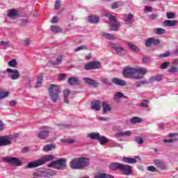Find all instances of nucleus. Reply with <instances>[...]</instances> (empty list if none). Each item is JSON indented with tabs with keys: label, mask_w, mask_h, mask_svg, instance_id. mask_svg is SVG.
<instances>
[{
	"label": "nucleus",
	"mask_w": 178,
	"mask_h": 178,
	"mask_svg": "<svg viewBox=\"0 0 178 178\" xmlns=\"http://www.w3.org/2000/svg\"><path fill=\"white\" fill-rule=\"evenodd\" d=\"M148 73V70L143 67H128L125 68L122 72L124 77L127 79H135V80H141L144 76Z\"/></svg>",
	"instance_id": "nucleus-1"
},
{
	"label": "nucleus",
	"mask_w": 178,
	"mask_h": 178,
	"mask_svg": "<svg viewBox=\"0 0 178 178\" xmlns=\"http://www.w3.org/2000/svg\"><path fill=\"white\" fill-rule=\"evenodd\" d=\"M90 163V159L87 157H77L71 160L70 167L74 170H81V169L88 168Z\"/></svg>",
	"instance_id": "nucleus-2"
},
{
	"label": "nucleus",
	"mask_w": 178,
	"mask_h": 178,
	"mask_svg": "<svg viewBox=\"0 0 178 178\" xmlns=\"http://www.w3.org/2000/svg\"><path fill=\"white\" fill-rule=\"evenodd\" d=\"M48 91L49 97H50L51 102H57L59 99V94H60L59 86L55 84H51Z\"/></svg>",
	"instance_id": "nucleus-3"
},
{
	"label": "nucleus",
	"mask_w": 178,
	"mask_h": 178,
	"mask_svg": "<svg viewBox=\"0 0 178 178\" xmlns=\"http://www.w3.org/2000/svg\"><path fill=\"white\" fill-rule=\"evenodd\" d=\"M66 162H67L66 159H58L49 163L48 168H54L57 170H65L67 168Z\"/></svg>",
	"instance_id": "nucleus-4"
},
{
	"label": "nucleus",
	"mask_w": 178,
	"mask_h": 178,
	"mask_svg": "<svg viewBox=\"0 0 178 178\" xmlns=\"http://www.w3.org/2000/svg\"><path fill=\"white\" fill-rule=\"evenodd\" d=\"M104 16H106V17H108L109 19V24H110V30H111V31H119V29H120V22L116 20V17L112 15L111 13H107L104 15Z\"/></svg>",
	"instance_id": "nucleus-5"
},
{
	"label": "nucleus",
	"mask_w": 178,
	"mask_h": 178,
	"mask_svg": "<svg viewBox=\"0 0 178 178\" xmlns=\"http://www.w3.org/2000/svg\"><path fill=\"white\" fill-rule=\"evenodd\" d=\"M17 136L14 135H6L0 136V147H6L7 145H12V140L16 138Z\"/></svg>",
	"instance_id": "nucleus-6"
},
{
	"label": "nucleus",
	"mask_w": 178,
	"mask_h": 178,
	"mask_svg": "<svg viewBox=\"0 0 178 178\" xmlns=\"http://www.w3.org/2000/svg\"><path fill=\"white\" fill-rule=\"evenodd\" d=\"M3 161L5 163H8V165H11V166H22V161L16 157H3Z\"/></svg>",
	"instance_id": "nucleus-7"
},
{
	"label": "nucleus",
	"mask_w": 178,
	"mask_h": 178,
	"mask_svg": "<svg viewBox=\"0 0 178 178\" xmlns=\"http://www.w3.org/2000/svg\"><path fill=\"white\" fill-rule=\"evenodd\" d=\"M6 72L8 73V76L10 79H11V80H17V79L20 78V73L17 70L7 68Z\"/></svg>",
	"instance_id": "nucleus-8"
},
{
	"label": "nucleus",
	"mask_w": 178,
	"mask_h": 178,
	"mask_svg": "<svg viewBox=\"0 0 178 178\" xmlns=\"http://www.w3.org/2000/svg\"><path fill=\"white\" fill-rule=\"evenodd\" d=\"M102 64L99 61H92L86 65H85L86 70H92L95 69H101Z\"/></svg>",
	"instance_id": "nucleus-9"
},
{
	"label": "nucleus",
	"mask_w": 178,
	"mask_h": 178,
	"mask_svg": "<svg viewBox=\"0 0 178 178\" xmlns=\"http://www.w3.org/2000/svg\"><path fill=\"white\" fill-rule=\"evenodd\" d=\"M109 47L111 48V49H114L118 55H126L127 51L124 47H118L116 46V44L115 43H111L109 44Z\"/></svg>",
	"instance_id": "nucleus-10"
},
{
	"label": "nucleus",
	"mask_w": 178,
	"mask_h": 178,
	"mask_svg": "<svg viewBox=\"0 0 178 178\" xmlns=\"http://www.w3.org/2000/svg\"><path fill=\"white\" fill-rule=\"evenodd\" d=\"M132 170L133 167L129 165L121 163L120 172H122V175H125V176H129V175H131Z\"/></svg>",
	"instance_id": "nucleus-11"
},
{
	"label": "nucleus",
	"mask_w": 178,
	"mask_h": 178,
	"mask_svg": "<svg viewBox=\"0 0 178 178\" xmlns=\"http://www.w3.org/2000/svg\"><path fill=\"white\" fill-rule=\"evenodd\" d=\"M47 130L40 131L37 135V138L40 140H47L49 137V132L51 131V128L47 127H45Z\"/></svg>",
	"instance_id": "nucleus-12"
},
{
	"label": "nucleus",
	"mask_w": 178,
	"mask_h": 178,
	"mask_svg": "<svg viewBox=\"0 0 178 178\" xmlns=\"http://www.w3.org/2000/svg\"><path fill=\"white\" fill-rule=\"evenodd\" d=\"M83 80L86 84H88L89 86H92L93 87H98V86H99L98 82L91 78L84 77L83 78Z\"/></svg>",
	"instance_id": "nucleus-13"
},
{
	"label": "nucleus",
	"mask_w": 178,
	"mask_h": 178,
	"mask_svg": "<svg viewBox=\"0 0 178 178\" xmlns=\"http://www.w3.org/2000/svg\"><path fill=\"white\" fill-rule=\"evenodd\" d=\"M41 161L40 159L32 161L26 165V169H33L34 168H38V166H42Z\"/></svg>",
	"instance_id": "nucleus-14"
},
{
	"label": "nucleus",
	"mask_w": 178,
	"mask_h": 178,
	"mask_svg": "<svg viewBox=\"0 0 178 178\" xmlns=\"http://www.w3.org/2000/svg\"><path fill=\"white\" fill-rule=\"evenodd\" d=\"M55 159V156L54 155H45L44 156H43V158L40 159V163L42 165H44V163H47V162H51V161H54V159Z\"/></svg>",
	"instance_id": "nucleus-15"
},
{
	"label": "nucleus",
	"mask_w": 178,
	"mask_h": 178,
	"mask_svg": "<svg viewBox=\"0 0 178 178\" xmlns=\"http://www.w3.org/2000/svg\"><path fill=\"white\" fill-rule=\"evenodd\" d=\"M91 109L93 111H101V102L99 100L94 101L91 103Z\"/></svg>",
	"instance_id": "nucleus-16"
},
{
	"label": "nucleus",
	"mask_w": 178,
	"mask_h": 178,
	"mask_svg": "<svg viewBox=\"0 0 178 178\" xmlns=\"http://www.w3.org/2000/svg\"><path fill=\"white\" fill-rule=\"evenodd\" d=\"M112 82L116 86H120V87H126V81L122 80L118 78H113Z\"/></svg>",
	"instance_id": "nucleus-17"
},
{
	"label": "nucleus",
	"mask_w": 178,
	"mask_h": 178,
	"mask_svg": "<svg viewBox=\"0 0 178 178\" xmlns=\"http://www.w3.org/2000/svg\"><path fill=\"white\" fill-rule=\"evenodd\" d=\"M101 35H102V37H104V38H106V40H109L111 41L116 40V37L111 33H108L106 32H102Z\"/></svg>",
	"instance_id": "nucleus-18"
},
{
	"label": "nucleus",
	"mask_w": 178,
	"mask_h": 178,
	"mask_svg": "<svg viewBox=\"0 0 178 178\" xmlns=\"http://www.w3.org/2000/svg\"><path fill=\"white\" fill-rule=\"evenodd\" d=\"M154 163L156 165V168H159V169H161V170H165V169H166L163 162L159 159H155Z\"/></svg>",
	"instance_id": "nucleus-19"
},
{
	"label": "nucleus",
	"mask_w": 178,
	"mask_h": 178,
	"mask_svg": "<svg viewBox=\"0 0 178 178\" xmlns=\"http://www.w3.org/2000/svg\"><path fill=\"white\" fill-rule=\"evenodd\" d=\"M163 24L165 27H173L177 26V21L166 19L163 22Z\"/></svg>",
	"instance_id": "nucleus-20"
},
{
	"label": "nucleus",
	"mask_w": 178,
	"mask_h": 178,
	"mask_svg": "<svg viewBox=\"0 0 178 178\" xmlns=\"http://www.w3.org/2000/svg\"><path fill=\"white\" fill-rule=\"evenodd\" d=\"M163 79H164V76L162 74L156 75L149 78V83H155V81H162Z\"/></svg>",
	"instance_id": "nucleus-21"
},
{
	"label": "nucleus",
	"mask_w": 178,
	"mask_h": 178,
	"mask_svg": "<svg viewBox=\"0 0 178 178\" xmlns=\"http://www.w3.org/2000/svg\"><path fill=\"white\" fill-rule=\"evenodd\" d=\"M80 80L79 79V78H76V77H70L68 79V83L70 86H79V84H80Z\"/></svg>",
	"instance_id": "nucleus-22"
},
{
	"label": "nucleus",
	"mask_w": 178,
	"mask_h": 178,
	"mask_svg": "<svg viewBox=\"0 0 178 178\" xmlns=\"http://www.w3.org/2000/svg\"><path fill=\"white\" fill-rule=\"evenodd\" d=\"M100 136L101 135L98 132H92L88 134L87 137L88 138H90V140H97L98 141V140H99Z\"/></svg>",
	"instance_id": "nucleus-23"
},
{
	"label": "nucleus",
	"mask_w": 178,
	"mask_h": 178,
	"mask_svg": "<svg viewBox=\"0 0 178 178\" xmlns=\"http://www.w3.org/2000/svg\"><path fill=\"white\" fill-rule=\"evenodd\" d=\"M116 137H130L131 136V131H120L115 134Z\"/></svg>",
	"instance_id": "nucleus-24"
},
{
	"label": "nucleus",
	"mask_w": 178,
	"mask_h": 178,
	"mask_svg": "<svg viewBox=\"0 0 178 178\" xmlns=\"http://www.w3.org/2000/svg\"><path fill=\"white\" fill-rule=\"evenodd\" d=\"M122 163H112L109 165L110 170H120V166Z\"/></svg>",
	"instance_id": "nucleus-25"
},
{
	"label": "nucleus",
	"mask_w": 178,
	"mask_h": 178,
	"mask_svg": "<svg viewBox=\"0 0 178 178\" xmlns=\"http://www.w3.org/2000/svg\"><path fill=\"white\" fill-rule=\"evenodd\" d=\"M18 15H19V13L16 10H10L8 14V17H10V19H13V20H15V19L17 17Z\"/></svg>",
	"instance_id": "nucleus-26"
},
{
	"label": "nucleus",
	"mask_w": 178,
	"mask_h": 178,
	"mask_svg": "<svg viewBox=\"0 0 178 178\" xmlns=\"http://www.w3.org/2000/svg\"><path fill=\"white\" fill-rule=\"evenodd\" d=\"M127 98V97L124 96V94L122 92H118L115 96L113 99L115 101V102H120V98Z\"/></svg>",
	"instance_id": "nucleus-27"
},
{
	"label": "nucleus",
	"mask_w": 178,
	"mask_h": 178,
	"mask_svg": "<svg viewBox=\"0 0 178 178\" xmlns=\"http://www.w3.org/2000/svg\"><path fill=\"white\" fill-rule=\"evenodd\" d=\"M102 108H103V113H106V112H111L112 111V108L111 105L108 104L106 102L102 103Z\"/></svg>",
	"instance_id": "nucleus-28"
},
{
	"label": "nucleus",
	"mask_w": 178,
	"mask_h": 178,
	"mask_svg": "<svg viewBox=\"0 0 178 178\" xmlns=\"http://www.w3.org/2000/svg\"><path fill=\"white\" fill-rule=\"evenodd\" d=\"M55 144H48L44 146L43 151L44 152H49V151H52V149H55Z\"/></svg>",
	"instance_id": "nucleus-29"
},
{
	"label": "nucleus",
	"mask_w": 178,
	"mask_h": 178,
	"mask_svg": "<svg viewBox=\"0 0 178 178\" xmlns=\"http://www.w3.org/2000/svg\"><path fill=\"white\" fill-rule=\"evenodd\" d=\"M88 20L90 23L97 24L99 22V17L90 15L88 17Z\"/></svg>",
	"instance_id": "nucleus-30"
},
{
	"label": "nucleus",
	"mask_w": 178,
	"mask_h": 178,
	"mask_svg": "<svg viewBox=\"0 0 178 178\" xmlns=\"http://www.w3.org/2000/svg\"><path fill=\"white\" fill-rule=\"evenodd\" d=\"M64 95V102L65 104H69V95H70V90H63Z\"/></svg>",
	"instance_id": "nucleus-31"
},
{
	"label": "nucleus",
	"mask_w": 178,
	"mask_h": 178,
	"mask_svg": "<svg viewBox=\"0 0 178 178\" xmlns=\"http://www.w3.org/2000/svg\"><path fill=\"white\" fill-rule=\"evenodd\" d=\"M44 80V76H42V74L39 75L38 77V80L35 84V88H40L41 86H42V81Z\"/></svg>",
	"instance_id": "nucleus-32"
},
{
	"label": "nucleus",
	"mask_w": 178,
	"mask_h": 178,
	"mask_svg": "<svg viewBox=\"0 0 178 178\" xmlns=\"http://www.w3.org/2000/svg\"><path fill=\"white\" fill-rule=\"evenodd\" d=\"M95 178H113L111 174L98 173L95 175Z\"/></svg>",
	"instance_id": "nucleus-33"
},
{
	"label": "nucleus",
	"mask_w": 178,
	"mask_h": 178,
	"mask_svg": "<svg viewBox=\"0 0 178 178\" xmlns=\"http://www.w3.org/2000/svg\"><path fill=\"white\" fill-rule=\"evenodd\" d=\"M50 30L51 31H52V33H54L55 34H58V33H62L63 31L62 28L54 25L51 26Z\"/></svg>",
	"instance_id": "nucleus-34"
},
{
	"label": "nucleus",
	"mask_w": 178,
	"mask_h": 178,
	"mask_svg": "<svg viewBox=\"0 0 178 178\" xmlns=\"http://www.w3.org/2000/svg\"><path fill=\"white\" fill-rule=\"evenodd\" d=\"M123 162H125V163H136L137 159L130 158V157H124L122 158Z\"/></svg>",
	"instance_id": "nucleus-35"
},
{
	"label": "nucleus",
	"mask_w": 178,
	"mask_h": 178,
	"mask_svg": "<svg viewBox=\"0 0 178 178\" xmlns=\"http://www.w3.org/2000/svg\"><path fill=\"white\" fill-rule=\"evenodd\" d=\"M56 61H51L50 63L54 66H57L58 65H60L62 62H63V59L62 58V56H58V57L56 59Z\"/></svg>",
	"instance_id": "nucleus-36"
},
{
	"label": "nucleus",
	"mask_w": 178,
	"mask_h": 178,
	"mask_svg": "<svg viewBox=\"0 0 178 178\" xmlns=\"http://www.w3.org/2000/svg\"><path fill=\"white\" fill-rule=\"evenodd\" d=\"M127 47L129 49H131V51H134V52H138V51H140L138 47L131 42H128Z\"/></svg>",
	"instance_id": "nucleus-37"
},
{
	"label": "nucleus",
	"mask_w": 178,
	"mask_h": 178,
	"mask_svg": "<svg viewBox=\"0 0 178 178\" xmlns=\"http://www.w3.org/2000/svg\"><path fill=\"white\" fill-rule=\"evenodd\" d=\"M143 122V119L138 117H134L130 119V122L131 124H136V123H141Z\"/></svg>",
	"instance_id": "nucleus-38"
},
{
	"label": "nucleus",
	"mask_w": 178,
	"mask_h": 178,
	"mask_svg": "<svg viewBox=\"0 0 178 178\" xmlns=\"http://www.w3.org/2000/svg\"><path fill=\"white\" fill-rule=\"evenodd\" d=\"M97 141H99L101 145H105V144L108 143V138L100 135Z\"/></svg>",
	"instance_id": "nucleus-39"
},
{
	"label": "nucleus",
	"mask_w": 178,
	"mask_h": 178,
	"mask_svg": "<svg viewBox=\"0 0 178 178\" xmlns=\"http://www.w3.org/2000/svg\"><path fill=\"white\" fill-rule=\"evenodd\" d=\"M154 33L155 34H158L159 35H162V34H165V33H166V30L162 28H156L154 29Z\"/></svg>",
	"instance_id": "nucleus-40"
},
{
	"label": "nucleus",
	"mask_w": 178,
	"mask_h": 178,
	"mask_svg": "<svg viewBox=\"0 0 178 178\" xmlns=\"http://www.w3.org/2000/svg\"><path fill=\"white\" fill-rule=\"evenodd\" d=\"M8 65L10 67H16L17 66V61L16 59H13L8 61Z\"/></svg>",
	"instance_id": "nucleus-41"
},
{
	"label": "nucleus",
	"mask_w": 178,
	"mask_h": 178,
	"mask_svg": "<svg viewBox=\"0 0 178 178\" xmlns=\"http://www.w3.org/2000/svg\"><path fill=\"white\" fill-rule=\"evenodd\" d=\"M127 24H131L133 23V14L129 13L127 15V18L125 19Z\"/></svg>",
	"instance_id": "nucleus-42"
},
{
	"label": "nucleus",
	"mask_w": 178,
	"mask_h": 178,
	"mask_svg": "<svg viewBox=\"0 0 178 178\" xmlns=\"http://www.w3.org/2000/svg\"><path fill=\"white\" fill-rule=\"evenodd\" d=\"M144 84H148V81H136L135 83V86L137 88H139V87H141L142 86H144Z\"/></svg>",
	"instance_id": "nucleus-43"
},
{
	"label": "nucleus",
	"mask_w": 178,
	"mask_h": 178,
	"mask_svg": "<svg viewBox=\"0 0 178 178\" xmlns=\"http://www.w3.org/2000/svg\"><path fill=\"white\" fill-rule=\"evenodd\" d=\"M168 72L172 73L173 74L178 73V67L176 66H172L170 69H168Z\"/></svg>",
	"instance_id": "nucleus-44"
},
{
	"label": "nucleus",
	"mask_w": 178,
	"mask_h": 178,
	"mask_svg": "<svg viewBox=\"0 0 178 178\" xmlns=\"http://www.w3.org/2000/svg\"><path fill=\"white\" fill-rule=\"evenodd\" d=\"M101 81H102V83H104V84H106V86H112V82H111V81L106 77H102Z\"/></svg>",
	"instance_id": "nucleus-45"
},
{
	"label": "nucleus",
	"mask_w": 178,
	"mask_h": 178,
	"mask_svg": "<svg viewBox=\"0 0 178 178\" xmlns=\"http://www.w3.org/2000/svg\"><path fill=\"white\" fill-rule=\"evenodd\" d=\"M9 95V92L0 91V100L6 98Z\"/></svg>",
	"instance_id": "nucleus-46"
},
{
	"label": "nucleus",
	"mask_w": 178,
	"mask_h": 178,
	"mask_svg": "<svg viewBox=\"0 0 178 178\" xmlns=\"http://www.w3.org/2000/svg\"><path fill=\"white\" fill-rule=\"evenodd\" d=\"M153 38H149L147 40L146 43H145V46L148 48L149 47H151V45H152L153 44Z\"/></svg>",
	"instance_id": "nucleus-47"
},
{
	"label": "nucleus",
	"mask_w": 178,
	"mask_h": 178,
	"mask_svg": "<svg viewBox=\"0 0 178 178\" xmlns=\"http://www.w3.org/2000/svg\"><path fill=\"white\" fill-rule=\"evenodd\" d=\"M140 106L142 108H148V100L143 99L142 102L140 103Z\"/></svg>",
	"instance_id": "nucleus-48"
},
{
	"label": "nucleus",
	"mask_w": 178,
	"mask_h": 178,
	"mask_svg": "<svg viewBox=\"0 0 178 178\" xmlns=\"http://www.w3.org/2000/svg\"><path fill=\"white\" fill-rule=\"evenodd\" d=\"M135 141L138 143V144H144V140H143V138L140 136H136Z\"/></svg>",
	"instance_id": "nucleus-49"
},
{
	"label": "nucleus",
	"mask_w": 178,
	"mask_h": 178,
	"mask_svg": "<svg viewBox=\"0 0 178 178\" xmlns=\"http://www.w3.org/2000/svg\"><path fill=\"white\" fill-rule=\"evenodd\" d=\"M175 141H177V138H171V139H164L163 140V143H165L166 144H168L169 143H175Z\"/></svg>",
	"instance_id": "nucleus-50"
},
{
	"label": "nucleus",
	"mask_w": 178,
	"mask_h": 178,
	"mask_svg": "<svg viewBox=\"0 0 178 178\" xmlns=\"http://www.w3.org/2000/svg\"><path fill=\"white\" fill-rule=\"evenodd\" d=\"M142 62L143 63H149V62H151V58L145 56L142 59Z\"/></svg>",
	"instance_id": "nucleus-51"
},
{
	"label": "nucleus",
	"mask_w": 178,
	"mask_h": 178,
	"mask_svg": "<svg viewBox=\"0 0 178 178\" xmlns=\"http://www.w3.org/2000/svg\"><path fill=\"white\" fill-rule=\"evenodd\" d=\"M60 2H61L60 0L56 1L55 5H54V8L56 10H58L59 9V8H60Z\"/></svg>",
	"instance_id": "nucleus-52"
},
{
	"label": "nucleus",
	"mask_w": 178,
	"mask_h": 178,
	"mask_svg": "<svg viewBox=\"0 0 178 178\" xmlns=\"http://www.w3.org/2000/svg\"><path fill=\"white\" fill-rule=\"evenodd\" d=\"M147 170H149V172H158V169L152 165L147 167Z\"/></svg>",
	"instance_id": "nucleus-53"
},
{
	"label": "nucleus",
	"mask_w": 178,
	"mask_h": 178,
	"mask_svg": "<svg viewBox=\"0 0 178 178\" xmlns=\"http://www.w3.org/2000/svg\"><path fill=\"white\" fill-rule=\"evenodd\" d=\"M119 8V1H116L111 4V9H118Z\"/></svg>",
	"instance_id": "nucleus-54"
},
{
	"label": "nucleus",
	"mask_w": 178,
	"mask_h": 178,
	"mask_svg": "<svg viewBox=\"0 0 178 178\" xmlns=\"http://www.w3.org/2000/svg\"><path fill=\"white\" fill-rule=\"evenodd\" d=\"M159 58H168V56H170V52L167 51L163 54H160Z\"/></svg>",
	"instance_id": "nucleus-55"
},
{
	"label": "nucleus",
	"mask_w": 178,
	"mask_h": 178,
	"mask_svg": "<svg viewBox=\"0 0 178 178\" xmlns=\"http://www.w3.org/2000/svg\"><path fill=\"white\" fill-rule=\"evenodd\" d=\"M166 16L168 19H175V13H167Z\"/></svg>",
	"instance_id": "nucleus-56"
},
{
	"label": "nucleus",
	"mask_w": 178,
	"mask_h": 178,
	"mask_svg": "<svg viewBox=\"0 0 178 178\" xmlns=\"http://www.w3.org/2000/svg\"><path fill=\"white\" fill-rule=\"evenodd\" d=\"M26 24H29V21L26 19H21V26H26Z\"/></svg>",
	"instance_id": "nucleus-57"
},
{
	"label": "nucleus",
	"mask_w": 178,
	"mask_h": 178,
	"mask_svg": "<svg viewBox=\"0 0 178 178\" xmlns=\"http://www.w3.org/2000/svg\"><path fill=\"white\" fill-rule=\"evenodd\" d=\"M47 173L49 176H56V172L55 170H49Z\"/></svg>",
	"instance_id": "nucleus-58"
},
{
	"label": "nucleus",
	"mask_w": 178,
	"mask_h": 178,
	"mask_svg": "<svg viewBox=\"0 0 178 178\" xmlns=\"http://www.w3.org/2000/svg\"><path fill=\"white\" fill-rule=\"evenodd\" d=\"M113 147H119V148H121V149H123V145L116 143V142H114L113 143Z\"/></svg>",
	"instance_id": "nucleus-59"
},
{
	"label": "nucleus",
	"mask_w": 178,
	"mask_h": 178,
	"mask_svg": "<svg viewBox=\"0 0 178 178\" xmlns=\"http://www.w3.org/2000/svg\"><path fill=\"white\" fill-rule=\"evenodd\" d=\"M150 20H156L158 19V15L156 14H152L149 16Z\"/></svg>",
	"instance_id": "nucleus-60"
},
{
	"label": "nucleus",
	"mask_w": 178,
	"mask_h": 178,
	"mask_svg": "<svg viewBox=\"0 0 178 178\" xmlns=\"http://www.w3.org/2000/svg\"><path fill=\"white\" fill-rule=\"evenodd\" d=\"M5 130V124L2 120H0V131H3Z\"/></svg>",
	"instance_id": "nucleus-61"
},
{
	"label": "nucleus",
	"mask_w": 178,
	"mask_h": 178,
	"mask_svg": "<svg viewBox=\"0 0 178 178\" xmlns=\"http://www.w3.org/2000/svg\"><path fill=\"white\" fill-rule=\"evenodd\" d=\"M170 65V62H165L161 65V69H166Z\"/></svg>",
	"instance_id": "nucleus-62"
},
{
	"label": "nucleus",
	"mask_w": 178,
	"mask_h": 178,
	"mask_svg": "<svg viewBox=\"0 0 178 178\" xmlns=\"http://www.w3.org/2000/svg\"><path fill=\"white\" fill-rule=\"evenodd\" d=\"M0 45H3V47H9V41H1L0 42Z\"/></svg>",
	"instance_id": "nucleus-63"
},
{
	"label": "nucleus",
	"mask_w": 178,
	"mask_h": 178,
	"mask_svg": "<svg viewBox=\"0 0 178 178\" xmlns=\"http://www.w3.org/2000/svg\"><path fill=\"white\" fill-rule=\"evenodd\" d=\"M153 44L154 45H159L160 44L159 39H155L153 38Z\"/></svg>",
	"instance_id": "nucleus-64"
}]
</instances>
